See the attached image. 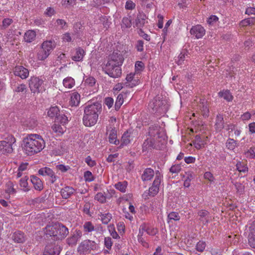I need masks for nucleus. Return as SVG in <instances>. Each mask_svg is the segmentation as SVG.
Instances as JSON below:
<instances>
[{"label":"nucleus","instance_id":"36","mask_svg":"<svg viewBox=\"0 0 255 255\" xmlns=\"http://www.w3.org/2000/svg\"><path fill=\"white\" fill-rule=\"evenodd\" d=\"M49 54L48 52L41 47L37 53V58L39 60H44L48 57Z\"/></svg>","mask_w":255,"mask_h":255},{"label":"nucleus","instance_id":"6","mask_svg":"<svg viewBox=\"0 0 255 255\" xmlns=\"http://www.w3.org/2000/svg\"><path fill=\"white\" fill-rule=\"evenodd\" d=\"M96 247L95 242L91 240H85L81 243L78 248V251L80 253H89Z\"/></svg>","mask_w":255,"mask_h":255},{"label":"nucleus","instance_id":"7","mask_svg":"<svg viewBox=\"0 0 255 255\" xmlns=\"http://www.w3.org/2000/svg\"><path fill=\"white\" fill-rule=\"evenodd\" d=\"M148 134L150 138H154L161 141L162 139H164V134L161 131V128L158 126H152L149 128Z\"/></svg>","mask_w":255,"mask_h":255},{"label":"nucleus","instance_id":"33","mask_svg":"<svg viewBox=\"0 0 255 255\" xmlns=\"http://www.w3.org/2000/svg\"><path fill=\"white\" fill-rule=\"evenodd\" d=\"M27 179H28L26 178V176H25L20 180V186L21 188V190L24 192H27L30 189V187L28 186L27 182Z\"/></svg>","mask_w":255,"mask_h":255},{"label":"nucleus","instance_id":"45","mask_svg":"<svg viewBox=\"0 0 255 255\" xmlns=\"http://www.w3.org/2000/svg\"><path fill=\"white\" fill-rule=\"evenodd\" d=\"M122 28H128L131 26V20L127 17H124L122 21Z\"/></svg>","mask_w":255,"mask_h":255},{"label":"nucleus","instance_id":"28","mask_svg":"<svg viewBox=\"0 0 255 255\" xmlns=\"http://www.w3.org/2000/svg\"><path fill=\"white\" fill-rule=\"evenodd\" d=\"M57 225L47 226L45 228V234L50 236H57Z\"/></svg>","mask_w":255,"mask_h":255},{"label":"nucleus","instance_id":"38","mask_svg":"<svg viewBox=\"0 0 255 255\" xmlns=\"http://www.w3.org/2000/svg\"><path fill=\"white\" fill-rule=\"evenodd\" d=\"M63 83L66 88H72L75 85V81L72 78L68 77L63 80Z\"/></svg>","mask_w":255,"mask_h":255},{"label":"nucleus","instance_id":"43","mask_svg":"<svg viewBox=\"0 0 255 255\" xmlns=\"http://www.w3.org/2000/svg\"><path fill=\"white\" fill-rule=\"evenodd\" d=\"M57 170L61 171L62 173L69 171L70 174H74L73 169L71 168L69 166H65L63 164H59L56 166Z\"/></svg>","mask_w":255,"mask_h":255},{"label":"nucleus","instance_id":"9","mask_svg":"<svg viewBox=\"0 0 255 255\" xmlns=\"http://www.w3.org/2000/svg\"><path fill=\"white\" fill-rule=\"evenodd\" d=\"M249 244L251 247L255 248V221L248 224Z\"/></svg>","mask_w":255,"mask_h":255},{"label":"nucleus","instance_id":"27","mask_svg":"<svg viewBox=\"0 0 255 255\" xmlns=\"http://www.w3.org/2000/svg\"><path fill=\"white\" fill-rule=\"evenodd\" d=\"M74 189L71 187L67 186L61 190V194L63 198L67 199L73 194Z\"/></svg>","mask_w":255,"mask_h":255},{"label":"nucleus","instance_id":"44","mask_svg":"<svg viewBox=\"0 0 255 255\" xmlns=\"http://www.w3.org/2000/svg\"><path fill=\"white\" fill-rule=\"evenodd\" d=\"M198 215L200 217V220L204 222L203 218H205V222H209V212L206 210H202L198 212Z\"/></svg>","mask_w":255,"mask_h":255},{"label":"nucleus","instance_id":"2","mask_svg":"<svg viewBox=\"0 0 255 255\" xmlns=\"http://www.w3.org/2000/svg\"><path fill=\"white\" fill-rule=\"evenodd\" d=\"M101 111L102 105L98 102L86 106L83 118L84 125L86 127L95 125L97 122L99 115Z\"/></svg>","mask_w":255,"mask_h":255},{"label":"nucleus","instance_id":"56","mask_svg":"<svg viewBox=\"0 0 255 255\" xmlns=\"http://www.w3.org/2000/svg\"><path fill=\"white\" fill-rule=\"evenodd\" d=\"M186 56H187V51L185 50H183L181 52L180 55L178 56V60L177 61V63L178 65H181L182 63V62L185 60Z\"/></svg>","mask_w":255,"mask_h":255},{"label":"nucleus","instance_id":"23","mask_svg":"<svg viewBox=\"0 0 255 255\" xmlns=\"http://www.w3.org/2000/svg\"><path fill=\"white\" fill-rule=\"evenodd\" d=\"M131 139V133L128 131L125 132L122 136L121 140V143L119 147L122 148L124 146L127 145L130 143Z\"/></svg>","mask_w":255,"mask_h":255},{"label":"nucleus","instance_id":"41","mask_svg":"<svg viewBox=\"0 0 255 255\" xmlns=\"http://www.w3.org/2000/svg\"><path fill=\"white\" fill-rule=\"evenodd\" d=\"M128 185L127 181L119 182L115 185V188L122 192H125Z\"/></svg>","mask_w":255,"mask_h":255},{"label":"nucleus","instance_id":"22","mask_svg":"<svg viewBox=\"0 0 255 255\" xmlns=\"http://www.w3.org/2000/svg\"><path fill=\"white\" fill-rule=\"evenodd\" d=\"M55 46L56 44L54 41L52 40H47L42 43L41 47L46 50L50 54L51 52L54 49Z\"/></svg>","mask_w":255,"mask_h":255},{"label":"nucleus","instance_id":"51","mask_svg":"<svg viewBox=\"0 0 255 255\" xmlns=\"http://www.w3.org/2000/svg\"><path fill=\"white\" fill-rule=\"evenodd\" d=\"M108 230L114 239H118L120 237L117 232L115 231L114 225L111 224L108 226Z\"/></svg>","mask_w":255,"mask_h":255},{"label":"nucleus","instance_id":"39","mask_svg":"<svg viewBox=\"0 0 255 255\" xmlns=\"http://www.w3.org/2000/svg\"><path fill=\"white\" fill-rule=\"evenodd\" d=\"M38 172L40 175H54V174L52 170L47 167L40 168Z\"/></svg>","mask_w":255,"mask_h":255},{"label":"nucleus","instance_id":"63","mask_svg":"<svg viewBox=\"0 0 255 255\" xmlns=\"http://www.w3.org/2000/svg\"><path fill=\"white\" fill-rule=\"evenodd\" d=\"M181 170L180 165H174L170 168V171L172 173H178Z\"/></svg>","mask_w":255,"mask_h":255},{"label":"nucleus","instance_id":"37","mask_svg":"<svg viewBox=\"0 0 255 255\" xmlns=\"http://www.w3.org/2000/svg\"><path fill=\"white\" fill-rule=\"evenodd\" d=\"M100 219L104 224H108L112 218V215L109 213L102 214L100 215Z\"/></svg>","mask_w":255,"mask_h":255},{"label":"nucleus","instance_id":"14","mask_svg":"<svg viewBox=\"0 0 255 255\" xmlns=\"http://www.w3.org/2000/svg\"><path fill=\"white\" fill-rule=\"evenodd\" d=\"M60 248L58 246L48 245L46 247L44 255H59Z\"/></svg>","mask_w":255,"mask_h":255},{"label":"nucleus","instance_id":"3","mask_svg":"<svg viewBox=\"0 0 255 255\" xmlns=\"http://www.w3.org/2000/svg\"><path fill=\"white\" fill-rule=\"evenodd\" d=\"M103 69L105 73L112 78H118L120 77L122 74L121 66L110 62H107L103 67Z\"/></svg>","mask_w":255,"mask_h":255},{"label":"nucleus","instance_id":"21","mask_svg":"<svg viewBox=\"0 0 255 255\" xmlns=\"http://www.w3.org/2000/svg\"><path fill=\"white\" fill-rule=\"evenodd\" d=\"M215 127L217 131H221L224 128V118L222 115L218 114L217 116Z\"/></svg>","mask_w":255,"mask_h":255},{"label":"nucleus","instance_id":"59","mask_svg":"<svg viewBox=\"0 0 255 255\" xmlns=\"http://www.w3.org/2000/svg\"><path fill=\"white\" fill-rule=\"evenodd\" d=\"M95 199L98 200L101 203H104L106 202V197L102 193H98L95 196Z\"/></svg>","mask_w":255,"mask_h":255},{"label":"nucleus","instance_id":"53","mask_svg":"<svg viewBox=\"0 0 255 255\" xmlns=\"http://www.w3.org/2000/svg\"><path fill=\"white\" fill-rule=\"evenodd\" d=\"M104 245L107 249L110 250L113 246L112 239L109 237H105L104 240Z\"/></svg>","mask_w":255,"mask_h":255},{"label":"nucleus","instance_id":"18","mask_svg":"<svg viewBox=\"0 0 255 255\" xmlns=\"http://www.w3.org/2000/svg\"><path fill=\"white\" fill-rule=\"evenodd\" d=\"M69 233L68 229L62 224L57 225V236L59 238H63Z\"/></svg>","mask_w":255,"mask_h":255},{"label":"nucleus","instance_id":"8","mask_svg":"<svg viewBox=\"0 0 255 255\" xmlns=\"http://www.w3.org/2000/svg\"><path fill=\"white\" fill-rule=\"evenodd\" d=\"M124 58L122 52L120 51H114L113 53L109 56L108 62L115 63L116 65L121 66L123 63Z\"/></svg>","mask_w":255,"mask_h":255},{"label":"nucleus","instance_id":"46","mask_svg":"<svg viewBox=\"0 0 255 255\" xmlns=\"http://www.w3.org/2000/svg\"><path fill=\"white\" fill-rule=\"evenodd\" d=\"M237 146V142L233 138H229L226 142L227 147L230 150H233Z\"/></svg>","mask_w":255,"mask_h":255},{"label":"nucleus","instance_id":"55","mask_svg":"<svg viewBox=\"0 0 255 255\" xmlns=\"http://www.w3.org/2000/svg\"><path fill=\"white\" fill-rule=\"evenodd\" d=\"M207 138H208L207 136L205 137V136L202 137L200 135H196L195 137V139L193 141L197 142V143H199L201 144H205L206 142H205V140L204 139V138L206 139Z\"/></svg>","mask_w":255,"mask_h":255},{"label":"nucleus","instance_id":"16","mask_svg":"<svg viewBox=\"0 0 255 255\" xmlns=\"http://www.w3.org/2000/svg\"><path fill=\"white\" fill-rule=\"evenodd\" d=\"M110 133L109 135V141L111 143L115 145H118L120 143V140L117 139V130L115 127L110 128Z\"/></svg>","mask_w":255,"mask_h":255},{"label":"nucleus","instance_id":"25","mask_svg":"<svg viewBox=\"0 0 255 255\" xmlns=\"http://www.w3.org/2000/svg\"><path fill=\"white\" fill-rule=\"evenodd\" d=\"M12 239L14 242L22 243L25 241V238L22 233L20 231H17L13 233Z\"/></svg>","mask_w":255,"mask_h":255},{"label":"nucleus","instance_id":"49","mask_svg":"<svg viewBox=\"0 0 255 255\" xmlns=\"http://www.w3.org/2000/svg\"><path fill=\"white\" fill-rule=\"evenodd\" d=\"M85 232H91L94 230V226L90 222H86L83 225Z\"/></svg>","mask_w":255,"mask_h":255},{"label":"nucleus","instance_id":"42","mask_svg":"<svg viewBox=\"0 0 255 255\" xmlns=\"http://www.w3.org/2000/svg\"><path fill=\"white\" fill-rule=\"evenodd\" d=\"M56 122L60 123L62 125H64L68 122V118L64 113H59L55 120Z\"/></svg>","mask_w":255,"mask_h":255},{"label":"nucleus","instance_id":"52","mask_svg":"<svg viewBox=\"0 0 255 255\" xmlns=\"http://www.w3.org/2000/svg\"><path fill=\"white\" fill-rule=\"evenodd\" d=\"M245 155L247 157L250 158H255V147H251L247 151L245 152Z\"/></svg>","mask_w":255,"mask_h":255},{"label":"nucleus","instance_id":"58","mask_svg":"<svg viewBox=\"0 0 255 255\" xmlns=\"http://www.w3.org/2000/svg\"><path fill=\"white\" fill-rule=\"evenodd\" d=\"M96 82V81L94 77H89L86 79L85 84L90 87H93L95 85Z\"/></svg>","mask_w":255,"mask_h":255},{"label":"nucleus","instance_id":"32","mask_svg":"<svg viewBox=\"0 0 255 255\" xmlns=\"http://www.w3.org/2000/svg\"><path fill=\"white\" fill-rule=\"evenodd\" d=\"M36 36L35 32L33 30H28L24 34V39L27 42H31L34 40Z\"/></svg>","mask_w":255,"mask_h":255},{"label":"nucleus","instance_id":"57","mask_svg":"<svg viewBox=\"0 0 255 255\" xmlns=\"http://www.w3.org/2000/svg\"><path fill=\"white\" fill-rule=\"evenodd\" d=\"M26 90V85H25L24 84H19L17 86H16L15 87L14 91L15 92L19 93V92H23L24 91H25Z\"/></svg>","mask_w":255,"mask_h":255},{"label":"nucleus","instance_id":"10","mask_svg":"<svg viewBox=\"0 0 255 255\" xmlns=\"http://www.w3.org/2000/svg\"><path fill=\"white\" fill-rule=\"evenodd\" d=\"M13 73L15 76H18L22 79H25L29 75V71L22 66H16L13 69Z\"/></svg>","mask_w":255,"mask_h":255},{"label":"nucleus","instance_id":"12","mask_svg":"<svg viewBox=\"0 0 255 255\" xmlns=\"http://www.w3.org/2000/svg\"><path fill=\"white\" fill-rule=\"evenodd\" d=\"M190 32L192 35H194L198 39L203 37L205 33L204 27L200 25L193 26Z\"/></svg>","mask_w":255,"mask_h":255},{"label":"nucleus","instance_id":"60","mask_svg":"<svg viewBox=\"0 0 255 255\" xmlns=\"http://www.w3.org/2000/svg\"><path fill=\"white\" fill-rule=\"evenodd\" d=\"M75 2V0H62L61 4L65 7H68L74 4Z\"/></svg>","mask_w":255,"mask_h":255},{"label":"nucleus","instance_id":"17","mask_svg":"<svg viewBox=\"0 0 255 255\" xmlns=\"http://www.w3.org/2000/svg\"><path fill=\"white\" fill-rule=\"evenodd\" d=\"M81 236L82 232L80 231H76L72 237L67 239V243L69 245H76L77 242L81 238Z\"/></svg>","mask_w":255,"mask_h":255},{"label":"nucleus","instance_id":"31","mask_svg":"<svg viewBox=\"0 0 255 255\" xmlns=\"http://www.w3.org/2000/svg\"><path fill=\"white\" fill-rule=\"evenodd\" d=\"M142 229L143 231H145L147 234L150 236L155 235L157 233V229L156 228L146 227L145 224L141 225L140 227V230Z\"/></svg>","mask_w":255,"mask_h":255},{"label":"nucleus","instance_id":"34","mask_svg":"<svg viewBox=\"0 0 255 255\" xmlns=\"http://www.w3.org/2000/svg\"><path fill=\"white\" fill-rule=\"evenodd\" d=\"M199 107L202 115L205 117H208L209 110L204 101L200 102Z\"/></svg>","mask_w":255,"mask_h":255},{"label":"nucleus","instance_id":"29","mask_svg":"<svg viewBox=\"0 0 255 255\" xmlns=\"http://www.w3.org/2000/svg\"><path fill=\"white\" fill-rule=\"evenodd\" d=\"M218 95L220 97L223 98L228 102L232 101L233 99V96L232 95L231 93L229 90H224L223 91H220L218 93Z\"/></svg>","mask_w":255,"mask_h":255},{"label":"nucleus","instance_id":"5","mask_svg":"<svg viewBox=\"0 0 255 255\" xmlns=\"http://www.w3.org/2000/svg\"><path fill=\"white\" fill-rule=\"evenodd\" d=\"M43 81L42 79L38 77H32L29 81V87L32 93L38 94L43 90Z\"/></svg>","mask_w":255,"mask_h":255},{"label":"nucleus","instance_id":"61","mask_svg":"<svg viewBox=\"0 0 255 255\" xmlns=\"http://www.w3.org/2000/svg\"><path fill=\"white\" fill-rule=\"evenodd\" d=\"M56 23L58 26H60L61 29H65V27H67L66 22L62 19H58L56 21Z\"/></svg>","mask_w":255,"mask_h":255},{"label":"nucleus","instance_id":"47","mask_svg":"<svg viewBox=\"0 0 255 255\" xmlns=\"http://www.w3.org/2000/svg\"><path fill=\"white\" fill-rule=\"evenodd\" d=\"M180 217L179 214L176 212H171L168 215V219L169 221L173 220L175 221H179Z\"/></svg>","mask_w":255,"mask_h":255},{"label":"nucleus","instance_id":"1","mask_svg":"<svg viewBox=\"0 0 255 255\" xmlns=\"http://www.w3.org/2000/svg\"><path fill=\"white\" fill-rule=\"evenodd\" d=\"M23 141V148L28 155L39 152L45 146V141L41 136L36 134L28 135Z\"/></svg>","mask_w":255,"mask_h":255},{"label":"nucleus","instance_id":"24","mask_svg":"<svg viewBox=\"0 0 255 255\" xmlns=\"http://www.w3.org/2000/svg\"><path fill=\"white\" fill-rule=\"evenodd\" d=\"M30 181L36 190H41L43 189V184L38 176H31Z\"/></svg>","mask_w":255,"mask_h":255},{"label":"nucleus","instance_id":"64","mask_svg":"<svg viewBox=\"0 0 255 255\" xmlns=\"http://www.w3.org/2000/svg\"><path fill=\"white\" fill-rule=\"evenodd\" d=\"M144 42L142 40H139L137 41L135 47L138 51L141 52L143 50Z\"/></svg>","mask_w":255,"mask_h":255},{"label":"nucleus","instance_id":"35","mask_svg":"<svg viewBox=\"0 0 255 255\" xmlns=\"http://www.w3.org/2000/svg\"><path fill=\"white\" fill-rule=\"evenodd\" d=\"M60 113L59 110L58 109V107H51L49 110H48L47 112L48 116L53 118L54 117H55V120L57 118V116L58 115L59 113Z\"/></svg>","mask_w":255,"mask_h":255},{"label":"nucleus","instance_id":"40","mask_svg":"<svg viewBox=\"0 0 255 255\" xmlns=\"http://www.w3.org/2000/svg\"><path fill=\"white\" fill-rule=\"evenodd\" d=\"M255 24V17H252L246 18L240 22V25L242 26H247L250 25Z\"/></svg>","mask_w":255,"mask_h":255},{"label":"nucleus","instance_id":"11","mask_svg":"<svg viewBox=\"0 0 255 255\" xmlns=\"http://www.w3.org/2000/svg\"><path fill=\"white\" fill-rule=\"evenodd\" d=\"M161 182V176H156L153 182L152 186L149 188L148 190L149 195L150 196H154L156 195L159 191L158 186Z\"/></svg>","mask_w":255,"mask_h":255},{"label":"nucleus","instance_id":"30","mask_svg":"<svg viewBox=\"0 0 255 255\" xmlns=\"http://www.w3.org/2000/svg\"><path fill=\"white\" fill-rule=\"evenodd\" d=\"M80 100V95L76 92H74L72 93L71 96V100H70V105L72 106H77L79 103Z\"/></svg>","mask_w":255,"mask_h":255},{"label":"nucleus","instance_id":"48","mask_svg":"<svg viewBox=\"0 0 255 255\" xmlns=\"http://www.w3.org/2000/svg\"><path fill=\"white\" fill-rule=\"evenodd\" d=\"M144 68V64L142 61H136L135 63V72L137 73H140Z\"/></svg>","mask_w":255,"mask_h":255},{"label":"nucleus","instance_id":"54","mask_svg":"<svg viewBox=\"0 0 255 255\" xmlns=\"http://www.w3.org/2000/svg\"><path fill=\"white\" fill-rule=\"evenodd\" d=\"M206 246L205 242L199 241L196 245V249L198 251L202 252L205 250Z\"/></svg>","mask_w":255,"mask_h":255},{"label":"nucleus","instance_id":"50","mask_svg":"<svg viewBox=\"0 0 255 255\" xmlns=\"http://www.w3.org/2000/svg\"><path fill=\"white\" fill-rule=\"evenodd\" d=\"M83 30V26L80 23H76L74 25V31L75 34L77 35V37L80 35V33Z\"/></svg>","mask_w":255,"mask_h":255},{"label":"nucleus","instance_id":"19","mask_svg":"<svg viewBox=\"0 0 255 255\" xmlns=\"http://www.w3.org/2000/svg\"><path fill=\"white\" fill-rule=\"evenodd\" d=\"M85 52L81 47L76 49L75 53L72 56V59L75 61H81L83 60Z\"/></svg>","mask_w":255,"mask_h":255},{"label":"nucleus","instance_id":"15","mask_svg":"<svg viewBox=\"0 0 255 255\" xmlns=\"http://www.w3.org/2000/svg\"><path fill=\"white\" fill-rule=\"evenodd\" d=\"M156 139L152 138H148L146 140H145L142 145L143 150H147L148 149H151L152 148L157 149V147L156 145Z\"/></svg>","mask_w":255,"mask_h":255},{"label":"nucleus","instance_id":"62","mask_svg":"<svg viewBox=\"0 0 255 255\" xmlns=\"http://www.w3.org/2000/svg\"><path fill=\"white\" fill-rule=\"evenodd\" d=\"M12 20L10 18H4L2 20V28L5 29L7 28L12 22Z\"/></svg>","mask_w":255,"mask_h":255},{"label":"nucleus","instance_id":"20","mask_svg":"<svg viewBox=\"0 0 255 255\" xmlns=\"http://www.w3.org/2000/svg\"><path fill=\"white\" fill-rule=\"evenodd\" d=\"M128 94H129V93L128 92L125 93L123 92L118 96L115 105V108L116 111H118L120 109L124 102V99L127 97Z\"/></svg>","mask_w":255,"mask_h":255},{"label":"nucleus","instance_id":"4","mask_svg":"<svg viewBox=\"0 0 255 255\" xmlns=\"http://www.w3.org/2000/svg\"><path fill=\"white\" fill-rule=\"evenodd\" d=\"M15 142V138L11 135H8L4 140L0 141V152L2 154L11 153L12 144Z\"/></svg>","mask_w":255,"mask_h":255},{"label":"nucleus","instance_id":"26","mask_svg":"<svg viewBox=\"0 0 255 255\" xmlns=\"http://www.w3.org/2000/svg\"><path fill=\"white\" fill-rule=\"evenodd\" d=\"M134 75L135 74L132 73L127 75L126 78L127 82L124 84L126 87L131 88L136 85L137 81L133 80Z\"/></svg>","mask_w":255,"mask_h":255},{"label":"nucleus","instance_id":"13","mask_svg":"<svg viewBox=\"0 0 255 255\" xmlns=\"http://www.w3.org/2000/svg\"><path fill=\"white\" fill-rule=\"evenodd\" d=\"M146 18L147 17L145 14L142 13H139L137 14L136 19H135V27L138 28L139 29L140 28H142V27H143L145 23L147 22L146 21Z\"/></svg>","mask_w":255,"mask_h":255}]
</instances>
